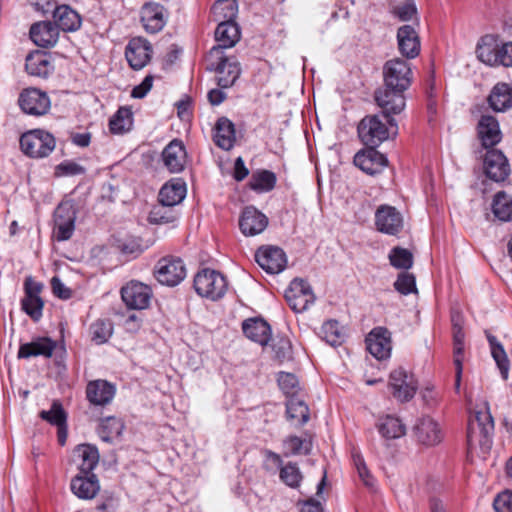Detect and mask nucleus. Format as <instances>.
<instances>
[{"mask_svg":"<svg viewBox=\"0 0 512 512\" xmlns=\"http://www.w3.org/2000/svg\"><path fill=\"white\" fill-rule=\"evenodd\" d=\"M154 273L159 283L174 287L185 279L186 267L181 258L167 256L157 262Z\"/></svg>","mask_w":512,"mask_h":512,"instance_id":"423d86ee","label":"nucleus"},{"mask_svg":"<svg viewBox=\"0 0 512 512\" xmlns=\"http://www.w3.org/2000/svg\"><path fill=\"white\" fill-rule=\"evenodd\" d=\"M366 346L376 359H387L392 350L390 331L385 327L374 328L366 337Z\"/></svg>","mask_w":512,"mask_h":512,"instance_id":"a211bd4d","label":"nucleus"},{"mask_svg":"<svg viewBox=\"0 0 512 512\" xmlns=\"http://www.w3.org/2000/svg\"><path fill=\"white\" fill-rule=\"evenodd\" d=\"M115 386L106 380H94L88 383L86 395L89 402L96 406L109 404L115 396Z\"/></svg>","mask_w":512,"mask_h":512,"instance_id":"c85d7f7f","label":"nucleus"},{"mask_svg":"<svg viewBox=\"0 0 512 512\" xmlns=\"http://www.w3.org/2000/svg\"><path fill=\"white\" fill-rule=\"evenodd\" d=\"M389 388L394 398L401 402H408L414 397L418 383L413 374L399 367L389 375Z\"/></svg>","mask_w":512,"mask_h":512,"instance_id":"9d476101","label":"nucleus"},{"mask_svg":"<svg viewBox=\"0 0 512 512\" xmlns=\"http://www.w3.org/2000/svg\"><path fill=\"white\" fill-rule=\"evenodd\" d=\"M477 135L485 149H493L502 139L498 120L492 115H482L477 124Z\"/></svg>","mask_w":512,"mask_h":512,"instance_id":"aec40b11","label":"nucleus"},{"mask_svg":"<svg viewBox=\"0 0 512 512\" xmlns=\"http://www.w3.org/2000/svg\"><path fill=\"white\" fill-rule=\"evenodd\" d=\"M21 305L23 311L33 320L37 321L41 318L44 303L40 297L24 296Z\"/></svg>","mask_w":512,"mask_h":512,"instance_id":"4d7b16f0","label":"nucleus"},{"mask_svg":"<svg viewBox=\"0 0 512 512\" xmlns=\"http://www.w3.org/2000/svg\"><path fill=\"white\" fill-rule=\"evenodd\" d=\"M284 447L288 450L286 455H298V454H309L311 451L312 444L310 441L301 439L298 436H289L283 442Z\"/></svg>","mask_w":512,"mask_h":512,"instance_id":"5fc2aeb1","label":"nucleus"},{"mask_svg":"<svg viewBox=\"0 0 512 512\" xmlns=\"http://www.w3.org/2000/svg\"><path fill=\"white\" fill-rule=\"evenodd\" d=\"M273 350L276 358L284 361L291 358V343L287 338H280L273 344Z\"/></svg>","mask_w":512,"mask_h":512,"instance_id":"0e129e2a","label":"nucleus"},{"mask_svg":"<svg viewBox=\"0 0 512 512\" xmlns=\"http://www.w3.org/2000/svg\"><path fill=\"white\" fill-rule=\"evenodd\" d=\"M398 49L402 56L414 59L420 53V39L411 25H403L397 31Z\"/></svg>","mask_w":512,"mask_h":512,"instance_id":"393cba45","label":"nucleus"},{"mask_svg":"<svg viewBox=\"0 0 512 512\" xmlns=\"http://www.w3.org/2000/svg\"><path fill=\"white\" fill-rule=\"evenodd\" d=\"M417 441L425 446H434L441 442L442 435L438 424L430 417H422L414 426Z\"/></svg>","mask_w":512,"mask_h":512,"instance_id":"cd10ccee","label":"nucleus"},{"mask_svg":"<svg viewBox=\"0 0 512 512\" xmlns=\"http://www.w3.org/2000/svg\"><path fill=\"white\" fill-rule=\"evenodd\" d=\"M152 46L150 42L142 37L132 38L125 50V57L134 70H140L147 65L151 59Z\"/></svg>","mask_w":512,"mask_h":512,"instance_id":"f3484780","label":"nucleus"},{"mask_svg":"<svg viewBox=\"0 0 512 512\" xmlns=\"http://www.w3.org/2000/svg\"><path fill=\"white\" fill-rule=\"evenodd\" d=\"M494 433V420L488 406L485 410L475 412L474 418H471L467 429V445L469 449L480 446L483 452L490 450Z\"/></svg>","mask_w":512,"mask_h":512,"instance_id":"f257e3e1","label":"nucleus"},{"mask_svg":"<svg viewBox=\"0 0 512 512\" xmlns=\"http://www.w3.org/2000/svg\"><path fill=\"white\" fill-rule=\"evenodd\" d=\"M72 462L78 467L80 473H92L99 462V452L91 444L78 445L72 453Z\"/></svg>","mask_w":512,"mask_h":512,"instance_id":"bb28decb","label":"nucleus"},{"mask_svg":"<svg viewBox=\"0 0 512 512\" xmlns=\"http://www.w3.org/2000/svg\"><path fill=\"white\" fill-rule=\"evenodd\" d=\"M279 477L283 483L291 488H297L302 481V473L294 462H288L283 465L279 471Z\"/></svg>","mask_w":512,"mask_h":512,"instance_id":"603ef678","label":"nucleus"},{"mask_svg":"<svg viewBox=\"0 0 512 512\" xmlns=\"http://www.w3.org/2000/svg\"><path fill=\"white\" fill-rule=\"evenodd\" d=\"M489 107L494 112H506L512 108V87L504 82L496 83L487 97Z\"/></svg>","mask_w":512,"mask_h":512,"instance_id":"473e14b6","label":"nucleus"},{"mask_svg":"<svg viewBox=\"0 0 512 512\" xmlns=\"http://www.w3.org/2000/svg\"><path fill=\"white\" fill-rule=\"evenodd\" d=\"M167 21L164 6L158 3H146L141 9V22L149 33H157L163 29Z\"/></svg>","mask_w":512,"mask_h":512,"instance_id":"4be33fe9","label":"nucleus"},{"mask_svg":"<svg viewBox=\"0 0 512 512\" xmlns=\"http://www.w3.org/2000/svg\"><path fill=\"white\" fill-rule=\"evenodd\" d=\"M123 429L124 423L120 418L108 416L101 420L98 435L102 441L111 443L122 434Z\"/></svg>","mask_w":512,"mask_h":512,"instance_id":"58836bf2","label":"nucleus"},{"mask_svg":"<svg viewBox=\"0 0 512 512\" xmlns=\"http://www.w3.org/2000/svg\"><path fill=\"white\" fill-rule=\"evenodd\" d=\"M278 385L287 399L298 396L299 382L292 373L280 372L277 378Z\"/></svg>","mask_w":512,"mask_h":512,"instance_id":"864d4df0","label":"nucleus"},{"mask_svg":"<svg viewBox=\"0 0 512 512\" xmlns=\"http://www.w3.org/2000/svg\"><path fill=\"white\" fill-rule=\"evenodd\" d=\"M499 65L512 67V41L501 44Z\"/></svg>","mask_w":512,"mask_h":512,"instance_id":"774afa93","label":"nucleus"},{"mask_svg":"<svg viewBox=\"0 0 512 512\" xmlns=\"http://www.w3.org/2000/svg\"><path fill=\"white\" fill-rule=\"evenodd\" d=\"M55 146L54 136L41 129L28 131L20 138L21 150L30 158L46 157L55 149Z\"/></svg>","mask_w":512,"mask_h":512,"instance_id":"7ed1b4c3","label":"nucleus"},{"mask_svg":"<svg viewBox=\"0 0 512 512\" xmlns=\"http://www.w3.org/2000/svg\"><path fill=\"white\" fill-rule=\"evenodd\" d=\"M60 25L61 22L59 21H55V23L49 21L35 23L30 28V38L37 46H52L58 40Z\"/></svg>","mask_w":512,"mask_h":512,"instance_id":"b1692460","label":"nucleus"},{"mask_svg":"<svg viewBox=\"0 0 512 512\" xmlns=\"http://www.w3.org/2000/svg\"><path fill=\"white\" fill-rule=\"evenodd\" d=\"M285 299L294 312L300 313L314 303L315 295L306 280L295 278L285 291Z\"/></svg>","mask_w":512,"mask_h":512,"instance_id":"0eeeda50","label":"nucleus"},{"mask_svg":"<svg viewBox=\"0 0 512 512\" xmlns=\"http://www.w3.org/2000/svg\"><path fill=\"white\" fill-rule=\"evenodd\" d=\"M495 512H512V492L504 491L494 499Z\"/></svg>","mask_w":512,"mask_h":512,"instance_id":"e2e57ef3","label":"nucleus"},{"mask_svg":"<svg viewBox=\"0 0 512 512\" xmlns=\"http://www.w3.org/2000/svg\"><path fill=\"white\" fill-rule=\"evenodd\" d=\"M82 25V18L78 12L66 5V32L77 31Z\"/></svg>","mask_w":512,"mask_h":512,"instance_id":"69168bd1","label":"nucleus"},{"mask_svg":"<svg viewBox=\"0 0 512 512\" xmlns=\"http://www.w3.org/2000/svg\"><path fill=\"white\" fill-rule=\"evenodd\" d=\"M32 5L43 14L52 13L55 21L62 22L64 18L63 6H58L54 0H34Z\"/></svg>","mask_w":512,"mask_h":512,"instance_id":"6e6d98bb","label":"nucleus"},{"mask_svg":"<svg viewBox=\"0 0 512 512\" xmlns=\"http://www.w3.org/2000/svg\"><path fill=\"white\" fill-rule=\"evenodd\" d=\"M378 431L386 439H396L405 435L406 428L400 419L386 416L378 424Z\"/></svg>","mask_w":512,"mask_h":512,"instance_id":"c03bdc74","label":"nucleus"},{"mask_svg":"<svg viewBox=\"0 0 512 512\" xmlns=\"http://www.w3.org/2000/svg\"><path fill=\"white\" fill-rule=\"evenodd\" d=\"M153 83V76L147 75L143 81L135 86L131 92V96L133 98L141 99L147 95V93L151 90Z\"/></svg>","mask_w":512,"mask_h":512,"instance_id":"338daca9","label":"nucleus"},{"mask_svg":"<svg viewBox=\"0 0 512 512\" xmlns=\"http://www.w3.org/2000/svg\"><path fill=\"white\" fill-rule=\"evenodd\" d=\"M112 332L113 327L109 320L98 319L90 326L91 338L96 344L107 342Z\"/></svg>","mask_w":512,"mask_h":512,"instance_id":"3c124183","label":"nucleus"},{"mask_svg":"<svg viewBox=\"0 0 512 512\" xmlns=\"http://www.w3.org/2000/svg\"><path fill=\"white\" fill-rule=\"evenodd\" d=\"M375 224L378 231L397 235L403 228V217L395 207L381 205L375 212Z\"/></svg>","mask_w":512,"mask_h":512,"instance_id":"2eb2a0df","label":"nucleus"},{"mask_svg":"<svg viewBox=\"0 0 512 512\" xmlns=\"http://www.w3.org/2000/svg\"><path fill=\"white\" fill-rule=\"evenodd\" d=\"M174 206L161 204L152 208L149 213V222L153 224H167L172 223L177 219V215L173 210Z\"/></svg>","mask_w":512,"mask_h":512,"instance_id":"de8ad7c7","label":"nucleus"},{"mask_svg":"<svg viewBox=\"0 0 512 512\" xmlns=\"http://www.w3.org/2000/svg\"><path fill=\"white\" fill-rule=\"evenodd\" d=\"M187 153L181 140H172L162 151V159L165 167L171 173L183 171L186 164Z\"/></svg>","mask_w":512,"mask_h":512,"instance_id":"5701e85b","label":"nucleus"},{"mask_svg":"<svg viewBox=\"0 0 512 512\" xmlns=\"http://www.w3.org/2000/svg\"><path fill=\"white\" fill-rule=\"evenodd\" d=\"M352 461L363 484L370 490H374L376 481L368 470L364 458L359 451H352Z\"/></svg>","mask_w":512,"mask_h":512,"instance_id":"8fccbe9b","label":"nucleus"},{"mask_svg":"<svg viewBox=\"0 0 512 512\" xmlns=\"http://www.w3.org/2000/svg\"><path fill=\"white\" fill-rule=\"evenodd\" d=\"M19 105L22 111L33 116L46 114L51 106L48 95L37 88H27L19 96Z\"/></svg>","mask_w":512,"mask_h":512,"instance_id":"ddd939ff","label":"nucleus"},{"mask_svg":"<svg viewBox=\"0 0 512 512\" xmlns=\"http://www.w3.org/2000/svg\"><path fill=\"white\" fill-rule=\"evenodd\" d=\"M384 83L387 87L405 91L411 84V68L407 61L395 58L385 63L383 68Z\"/></svg>","mask_w":512,"mask_h":512,"instance_id":"6e6552de","label":"nucleus"},{"mask_svg":"<svg viewBox=\"0 0 512 512\" xmlns=\"http://www.w3.org/2000/svg\"><path fill=\"white\" fill-rule=\"evenodd\" d=\"M392 13L401 21H410L417 14V8L414 2L407 1L394 7Z\"/></svg>","mask_w":512,"mask_h":512,"instance_id":"680f3d73","label":"nucleus"},{"mask_svg":"<svg viewBox=\"0 0 512 512\" xmlns=\"http://www.w3.org/2000/svg\"><path fill=\"white\" fill-rule=\"evenodd\" d=\"M267 225V216L253 206L245 207L239 219L240 230L245 236L258 235Z\"/></svg>","mask_w":512,"mask_h":512,"instance_id":"412c9836","label":"nucleus"},{"mask_svg":"<svg viewBox=\"0 0 512 512\" xmlns=\"http://www.w3.org/2000/svg\"><path fill=\"white\" fill-rule=\"evenodd\" d=\"M500 46L494 35L487 34L481 37L476 47L477 58L489 66L499 65Z\"/></svg>","mask_w":512,"mask_h":512,"instance_id":"2f4dec72","label":"nucleus"},{"mask_svg":"<svg viewBox=\"0 0 512 512\" xmlns=\"http://www.w3.org/2000/svg\"><path fill=\"white\" fill-rule=\"evenodd\" d=\"M483 169L487 178L503 182L510 175L511 169L507 157L499 149H487L483 159Z\"/></svg>","mask_w":512,"mask_h":512,"instance_id":"9b49d317","label":"nucleus"},{"mask_svg":"<svg viewBox=\"0 0 512 512\" xmlns=\"http://www.w3.org/2000/svg\"><path fill=\"white\" fill-rule=\"evenodd\" d=\"M492 212L500 221L512 220V196L504 191L498 192L492 202Z\"/></svg>","mask_w":512,"mask_h":512,"instance_id":"79ce46f5","label":"nucleus"},{"mask_svg":"<svg viewBox=\"0 0 512 512\" xmlns=\"http://www.w3.org/2000/svg\"><path fill=\"white\" fill-rule=\"evenodd\" d=\"M377 105L382 109V117L386 119L391 128L397 129L396 120L393 114H399L405 107L404 91L401 89L387 87L379 88L374 93Z\"/></svg>","mask_w":512,"mask_h":512,"instance_id":"39448f33","label":"nucleus"},{"mask_svg":"<svg viewBox=\"0 0 512 512\" xmlns=\"http://www.w3.org/2000/svg\"><path fill=\"white\" fill-rule=\"evenodd\" d=\"M25 69L31 76L46 78L53 70L51 56L44 51H33L26 56Z\"/></svg>","mask_w":512,"mask_h":512,"instance_id":"7c9ffc66","label":"nucleus"},{"mask_svg":"<svg viewBox=\"0 0 512 512\" xmlns=\"http://www.w3.org/2000/svg\"><path fill=\"white\" fill-rule=\"evenodd\" d=\"M211 12L216 22H235L238 14L236 0H218L212 6Z\"/></svg>","mask_w":512,"mask_h":512,"instance_id":"ea45409f","label":"nucleus"},{"mask_svg":"<svg viewBox=\"0 0 512 512\" xmlns=\"http://www.w3.org/2000/svg\"><path fill=\"white\" fill-rule=\"evenodd\" d=\"M70 489L73 494L84 500L93 499L100 491L98 477L94 473L82 474L72 478Z\"/></svg>","mask_w":512,"mask_h":512,"instance_id":"a878e982","label":"nucleus"},{"mask_svg":"<svg viewBox=\"0 0 512 512\" xmlns=\"http://www.w3.org/2000/svg\"><path fill=\"white\" fill-rule=\"evenodd\" d=\"M186 183L181 178H173L165 183L159 191V202L168 206H176L186 196Z\"/></svg>","mask_w":512,"mask_h":512,"instance_id":"72a5a7b5","label":"nucleus"},{"mask_svg":"<svg viewBox=\"0 0 512 512\" xmlns=\"http://www.w3.org/2000/svg\"><path fill=\"white\" fill-rule=\"evenodd\" d=\"M193 286L198 295L215 301L225 295L227 281L220 272L205 268L195 275Z\"/></svg>","mask_w":512,"mask_h":512,"instance_id":"f03ea898","label":"nucleus"},{"mask_svg":"<svg viewBox=\"0 0 512 512\" xmlns=\"http://www.w3.org/2000/svg\"><path fill=\"white\" fill-rule=\"evenodd\" d=\"M133 113L130 108L120 107L109 121V128L113 134H123L132 128Z\"/></svg>","mask_w":512,"mask_h":512,"instance_id":"37998d69","label":"nucleus"},{"mask_svg":"<svg viewBox=\"0 0 512 512\" xmlns=\"http://www.w3.org/2000/svg\"><path fill=\"white\" fill-rule=\"evenodd\" d=\"M286 417L295 421L297 426L305 425L310 419L309 408L299 396L288 398L286 401Z\"/></svg>","mask_w":512,"mask_h":512,"instance_id":"4c0bfd02","label":"nucleus"},{"mask_svg":"<svg viewBox=\"0 0 512 512\" xmlns=\"http://www.w3.org/2000/svg\"><path fill=\"white\" fill-rule=\"evenodd\" d=\"M242 330L248 339L262 346L267 345L271 339V327L262 318L255 317L244 320Z\"/></svg>","mask_w":512,"mask_h":512,"instance_id":"c756f323","label":"nucleus"},{"mask_svg":"<svg viewBox=\"0 0 512 512\" xmlns=\"http://www.w3.org/2000/svg\"><path fill=\"white\" fill-rule=\"evenodd\" d=\"M354 164L363 172L369 175H376L387 166L388 160L386 156L377 151L376 148L367 147V149L355 154Z\"/></svg>","mask_w":512,"mask_h":512,"instance_id":"6ab92c4d","label":"nucleus"},{"mask_svg":"<svg viewBox=\"0 0 512 512\" xmlns=\"http://www.w3.org/2000/svg\"><path fill=\"white\" fill-rule=\"evenodd\" d=\"M264 462L263 468L270 473H275L277 470L280 471L281 467H283V461L279 454L265 449L263 450Z\"/></svg>","mask_w":512,"mask_h":512,"instance_id":"052dcab7","label":"nucleus"},{"mask_svg":"<svg viewBox=\"0 0 512 512\" xmlns=\"http://www.w3.org/2000/svg\"><path fill=\"white\" fill-rule=\"evenodd\" d=\"M53 221H54V228H53L52 239L54 242H62V241H64V215H63L62 202H60L57 205V208L54 213Z\"/></svg>","mask_w":512,"mask_h":512,"instance_id":"bf43d9fd","label":"nucleus"},{"mask_svg":"<svg viewBox=\"0 0 512 512\" xmlns=\"http://www.w3.org/2000/svg\"><path fill=\"white\" fill-rule=\"evenodd\" d=\"M215 39L218 45L211 48L209 58L224 55V49L235 46L240 39V28L238 24L236 22L218 23L215 30Z\"/></svg>","mask_w":512,"mask_h":512,"instance_id":"dca6fc26","label":"nucleus"},{"mask_svg":"<svg viewBox=\"0 0 512 512\" xmlns=\"http://www.w3.org/2000/svg\"><path fill=\"white\" fill-rule=\"evenodd\" d=\"M276 185V175L269 170H260L252 174L249 186L256 192H269Z\"/></svg>","mask_w":512,"mask_h":512,"instance_id":"a18cd8bd","label":"nucleus"},{"mask_svg":"<svg viewBox=\"0 0 512 512\" xmlns=\"http://www.w3.org/2000/svg\"><path fill=\"white\" fill-rule=\"evenodd\" d=\"M255 260L269 274L282 272L287 264L285 252L277 246L260 247L255 253Z\"/></svg>","mask_w":512,"mask_h":512,"instance_id":"4468645a","label":"nucleus"},{"mask_svg":"<svg viewBox=\"0 0 512 512\" xmlns=\"http://www.w3.org/2000/svg\"><path fill=\"white\" fill-rule=\"evenodd\" d=\"M320 335L323 340L329 345L336 347L343 342V334L339 328V323L336 320H328L323 323L320 329Z\"/></svg>","mask_w":512,"mask_h":512,"instance_id":"49530a36","label":"nucleus"},{"mask_svg":"<svg viewBox=\"0 0 512 512\" xmlns=\"http://www.w3.org/2000/svg\"><path fill=\"white\" fill-rule=\"evenodd\" d=\"M151 297V288L139 281L132 280L121 288V298L129 309H146Z\"/></svg>","mask_w":512,"mask_h":512,"instance_id":"f8f14e48","label":"nucleus"},{"mask_svg":"<svg viewBox=\"0 0 512 512\" xmlns=\"http://www.w3.org/2000/svg\"><path fill=\"white\" fill-rule=\"evenodd\" d=\"M389 123L382 113L364 117L358 125V135L366 147L377 148L389 138Z\"/></svg>","mask_w":512,"mask_h":512,"instance_id":"20e7f679","label":"nucleus"},{"mask_svg":"<svg viewBox=\"0 0 512 512\" xmlns=\"http://www.w3.org/2000/svg\"><path fill=\"white\" fill-rule=\"evenodd\" d=\"M210 60L208 69L218 74V86L223 89L233 86L241 74L239 62L235 58H229L225 55L214 56Z\"/></svg>","mask_w":512,"mask_h":512,"instance_id":"1a4fd4ad","label":"nucleus"},{"mask_svg":"<svg viewBox=\"0 0 512 512\" xmlns=\"http://www.w3.org/2000/svg\"><path fill=\"white\" fill-rule=\"evenodd\" d=\"M39 417L49 423L50 425L56 426L58 429V442L60 445H64V406L61 400L55 399L52 401L51 406L47 410H41Z\"/></svg>","mask_w":512,"mask_h":512,"instance_id":"f704fd0d","label":"nucleus"},{"mask_svg":"<svg viewBox=\"0 0 512 512\" xmlns=\"http://www.w3.org/2000/svg\"><path fill=\"white\" fill-rule=\"evenodd\" d=\"M56 344L48 338H39L30 343L22 344L18 350V358H30L36 356L50 357Z\"/></svg>","mask_w":512,"mask_h":512,"instance_id":"e433bc0d","label":"nucleus"},{"mask_svg":"<svg viewBox=\"0 0 512 512\" xmlns=\"http://www.w3.org/2000/svg\"><path fill=\"white\" fill-rule=\"evenodd\" d=\"M394 288L403 295L417 292L414 275L408 272L400 273L394 282Z\"/></svg>","mask_w":512,"mask_h":512,"instance_id":"13d9d810","label":"nucleus"},{"mask_svg":"<svg viewBox=\"0 0 512 512\" xmlns=\"http://www.w3.org/2000/svg\"><path fill=\"white\" fill-rule=\"evenodd\" d=\"M390 264L397 269L408 270L413 265L412 253L402 247H394L389 253Z\"/></svg>","mask_w":512,"mask_h":512,"instance_id":"09e8293b","label":"nucleus"},{"mask_svg":"<svg viewBox=\"0 0 512 512\" xmlns=\"http://www.w3.org/2000/svg\"><path fill=\"white\" fill-rule=\"evenodd\" d=\"M213 139L219 148L226 151L230 150L235 142V126L233 122L226 117H220L215 125Z\"/></svg>","mask_w":512,"mask_h":512,"instance_id":"c9c22d12","label":"nucleus"},{"mask_svg":"<svg viewBox=\"0 0 512 512\" xmlns=\"http://www.w3.org/2000/svg\"><path fill=\"white\" fill-rule=\"evenodd\" d=\"M487 340L491 349V355L495 360L497 367L500 370L501 376L503 380H507L510 362L504 350V347L494 335L487 334Z\"/></svg>","mask_w":512,"mask_h":512,"instance_id":"a19ab883","label":"nucleus"}]
</instances>
